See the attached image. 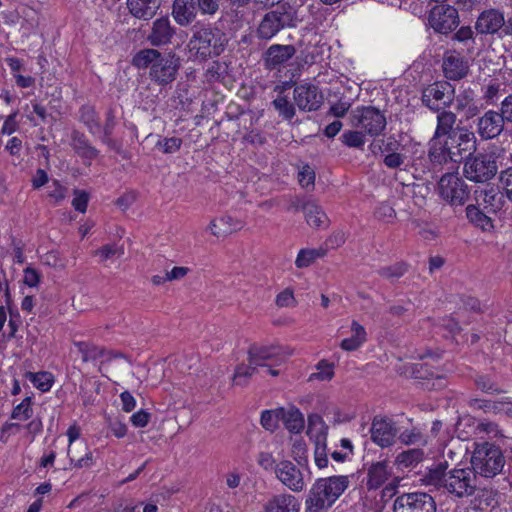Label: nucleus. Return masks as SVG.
<instances>
[{"instance_id":"obj_28","label":"nucleus","mask_w":512,"mask_h":512,"mask_svg":"<svg viewBox=\"0 0 512 512\" xmlns=\"http://www.w3.org/2000/svg\"><path fill=\"white\" fill-rule=\"evenodd\" d=\"M68 457L71 464L78 469L90 468L94 464L93 453L85 442H78L73 447H68Z\"/></svg>"},{"instance_id":"obj_21","label":"nucleus","mask_w":512,"mask_h":512,"mask_svg":"<svg viewBox=\"0 0 512 512\" xmlns=\"http://www.w3.org/2000/svg\"><path fill=\"white\" fill-rule=\"evenodd\" d=\"M175 34L168 17H161L152 23L151 31L147 37L153 46H162L171 42Z\"/></svg>"},{"instance_id":"obj_54","label":"nucleus","mask_w":512,"mask_h":512,"mask_svg":"<svg viewBox=\"0 0 512 512\" xmlns=\"http://www.w3.org/2000/svg\"><path fill=\"white\" fill-rule=\"evenodd\" d=\"M298 181L303 188H313L315 182V171L309 165H303L298 172Z\"/></svg>"},{"instance_id":"obj_23","label":"nucleus","mask_w":512,"mask_h":512,"mask_svg":"<svg viewBox=\"0 0 512 512\" xmlns=\"http://www.w3.org/2000/svg\"><path fill=\"white\" fill-rule=\"evenodd\" d=\"M71 146L75 153L82 158L85 165H91L100 152L94 147L88 138L79 131H73L71 134Z\"/></svg>"},{"instance_id":"obj_13","label":"nucleus","mask_w":512,"mask_h":512,"mask_svg":"<svg viewBox=\"0 0 512 512\" xmlns=\"http://www.w3.org/2000/svg\"><path fill=\"white\" fill-rule=\"evenodd\" d=\"M428 23L436 33L447 35L458 27L460 18L454 6L440 4L430 10Z\"/></svg>"},{"instance_id":"obj_62","label":"nucleus","mask_w":512,"mask_h":512,"mask_svg":"<svg viewBox=\"0 0 512 512\" xmlns=\"http://www.w3.org/2000/svg\"><path fill=\"white\" fill-rule=\"evenodd\" d=\"M475 384L480 390L486 393H493L499 391L496 384L490 378L485 376H478L475 379Z\"/></svg>"},{"instance_id":"obj_6","label":"nucleus","mask_w":512,"mask_h":512,"mask_svg":"<svg viewBox=\"0 0 512 512\" xmlns=\"http://www.w3.org/2000/svg\"><path fill=\"white\" fill-rule=\"evenodd\" d=\"M498 149L480 152L466 157L463 175L475 183H487L498 173Z\"/></svg>"},{"instance_id":"obj_9","label":"nucleus","mask_w":512,"mask_h":512,"mask_svg":"<svg viewBox=\"0 0 512 512\" xmlns=\"http://www.w3.org/2000/svg\"><path fill=\"white\" fill-rule=\"evenodd\" d=\"M351 125L370 136L380 135L386 127L385 115L373 106L358 107L350 115Z\"/></svg>"},{"instance_id":"obj_49","label":"nucleus","mask_w":512,"mask_h":512,"mask_svg":"<svg viewBox=\"0 0 512 512\" xmlns=\"http://www.w3.org/2000/svg\"><path fill=\"white\" fill-rule=\"evenodd\" d=\"M341 140L346 146L353 148H361L365 143L364 133L361 130L345 131L341 135Z\"/></svg>"},{"instance_id":"obj_32","label":"nucleus","mask_w":512,"mask_h":512,"mask_svg":"<svg viewBox=\"0 0 512 512\" xmlns=\"http://www.w3.org/2000/svg\"><path fill=\"white\" fill-rule=\"evenodd\" d=\"M455 108L457 111H465L466 117H474L478 113V107L475 104V93L471 88L464 89L455 95Z\"/></svg>"},{"instance_id":"obj_40","label":"nucleus","mask_w":512,"mask_h":512,"mask_svg":"<svg viewBox=\"0 0 512 512\" xmlns=\"http://www.w3.org/2000/svg\"><path fill=\"white\" fill-rule=\"evenodd\" d=\"M476 201L478 203L482 201L486 208H490L491 211L495 212L501 206V195L496 188L490 187L479 192L476 191Z\"/></svg>"},{"instance_id":"obj_27","label":"nucleus","mask_w":512,"mask_h":512,"mask_svg":"<svg viewBox=\"0 0 512 512\" xmlns=\"http://www.w3.org/2000/svg\"><path fill=\"white\" fill-rule=\"evenodd\" d=\"M300 503L291 494L273 495L264 505V512H299Z\"/></svg>"},{"instance_id":"obj_47","label":"nucleus","mask_w":512,"mask_h":512,"mask_svg":"<svg viewBox=\"0 0 512 512\" xmlns=\"http://www.w3.org/2000/svg\"><path fill=\"white\" fill-rule=\"evenodd\" d=\"M317 372L312 373L309 380L329 381L334 376V365L322 360L317 364Z\"/></svg>"},{"instance_id":"obj_64","label":"nucleus","mask_w":512,"mask_h":512,"mask_svg":"<svg viewBox=\"0 0 512 512\" xmlns=\"http://www.w3.org/2000/svg\"><path fill=\"white\" fill-rule=\"evenodd\" d=\"M40 273L31 267L24 269V283L29 287H35L40 281Z\"/></svg>"},{"instance_id":"obj_51","label":"nucleus","mask_w":512,"mask_h":512,"mask_svg":"<svg viewBox=\"0 0 512 512\" xmlns=\"http://www.w3.org/2000/svg\"><path fill=\"white\" fill-rule=\"evenodd\" d=\"M182 145V139L178 137L162 138L156 143V148L165 154H172L177 152Z\"/></svg>"},{"instance_id":"obj_20","label":"nucleus","mask_w":512,"mask_h":512,"mask_svg":"<svg viewBox=\"0 0 512 512\" xmlns=\"http://www.w3.org/2000/svg\"><path fill=\"white\" fill-rule=\"evenodd\" d=\"M442 68L445 77L454 81L465 78L469 72L468 61L455 51L444 55Z\"/></svg>"},{"instance_id":"obj_29","label":"nucleus","mask_w":512,"mask_h":512,"mask_svg":"<svg viewBox=\"0 0 512 512\" xmlns=\"http://www.w3.org/2000/svg\"><path fill=\"white\" fill-rule=\"evenodd\" d=\"M302 211L305 214L306 222L313 228H326L329 225V219L322 208L314 201H308L302 205Z\"/></svg>"},{"instance_id":"obj_25","label":"nucleus","mask_w":512,"mask_h":512,"mask_svg":"<svg viewBox=\"0 0 512 512\" xmlns=\"http://www.w3.org/2000/svg\"><path fill=\"white\" fill-rule=\"evenodd\" d=\"M161 6L160 0H127L130 14L144 21L152 19Z\"/></svg>"},{"instance_id":"obj_15","label":"nucleus","mask_w":512,"mask_h":512,"mask_svg":"<svg viewBox=\"0 0 512 512\" xmlns=\"http://www.w3.org/2000/svg\"><path fill=\"white\" fill-rule=\"evenodd\" d=\"M289 354L284 352V349L277 345H256L253 344L248 349V356L251 358V363L259 367L271 366V363L280 365L284 362Z\"/></svg>"},{"instance_id":"obj_63","label":"nucleus","mask_w":512,"mask_h":512,"mask_svg":"<svg viewBox=\"0 0 512 512\" xmlns=\"http://www.w3.org/2000/svg\"><path fill=\"white\" fill-rule=\"evenodd\" d=\"M499 111L507 123H512V93L501 101Z\"/></svg>"},{"instance_id":"obj_53","label":"nucleus","mask_w":512,"mask_h":512,"mask_svg":"<svg viewBox=\"0 0 512 512\" xmlns=\"http://www.w3.org/2000/svg\"><path fill=\"white\" fill-rule=\"evenodd\" d=\"M124 254L123 247H118L115 244H107L95 251V255L100 257V260L106 261L113 257H120Z\"/></svg>"},{"instance_id":"obj_18","label":"nucleus","mask_w":512,"mask_h":512,"mask_svg":"<svg viewBox=\"0 0 512 512\" xmlns=\"http://www.w3.org/2000/svg\"><path fill=\"white\" fill-rule=\"evenodd\" d=\"M293 98L299 110L305 112L316 111L323 103L322 93L317 86L310 83L296 85Z\"/></svg>"},{"instance_id":"obj_5","label":"nucleus","mask_w":512,"mask_h":512,"mask_svg":"<svg viewBox=\"0 0 512 512\" xmlns=\"http://www.w3.org/2000/svg\"><path fill=\"white\" fill-rule=\"evenodd\" d=\"M349 476H330L317 479L305 500L307 512H327L349 487Z\"/></svg>"},{"instance_id":"obj_56","label":"nucleus","mask_w":512,"mask_h":512,"mask_svg":"<svg viewBox=\"0 0 512 512\" xmlns=\"http://www.w3.org/2000/svg\"><path fill=\"white\" fill-rule=\"evenodd\" d=\"M499 180L503 185L507 198L512 202V167L502 170L499 175Z\"/></svg>"},{"instance_id":"obj_10","label":"nucleus","mask_w":512,"mask_h":512,"mask_svg":"<svg viewBox=\"0 0 512 512\" xmlns=\"http://www.w3.org/2000/svg\"><path fill=\"white\" fill-rule=\"evenodd\" d=\"M455 88L447 81H437L422 92V103L433 112L449 108L454 102Z\"/></svg>"},{"instance_id":"obj_30","label":"nucleus","mask_w":512,"mask_h":512,"mask_svg":"<svg viewBox=\"0 0 512 512\" xmlns=\"http://www.w3.org/2000/svg\"><path fill=\"white\" fill-rule=\"evenodd\" d=\"M281 421L287 430L291 433H300L305 427L303 414L298 408L290 407L288 409L279 408Z\"/></svg>"},{"instance_id":"obj_34","label":"nucleus","mask_w":512,"mask_h":512,"mask_svg":"<svg viewBox=\"0 0 512 512\" xmlns=\"http://www.w3.org/2000/svg\"><path fill=\"white\" fill-rule=\"evenodd\" d=\"M241 228V223L229 215L212 220L209 229L212 234L220 237L225 236Z\"/></svg>"},{"instance_id":"obj_61","label":"nucleus","mask_w":512,"mask_h":512,"mask_svg":"<svg viewBox=\"0 0 512 512\" xmlns=\"http://www.w3.org/2000/svg\"><path fill=\"white\" fill-rule=\"evenodd\" d=\"M67 193V188L62 186L57 180L53 182L51 190L48 192V197L53 199L55 203H59L63 199H65Z\"/></svg>"},{"instance_id":"obj_37","label":"nucleus","mask_w":512,"mask_h":512,"mask_svg":"<svg viewBox=\"0 0 512 512\" xmlns=\"http://www.w3.org/2000/svg\"><path fill=\"white\" fill-rule=\"evenodd\" d=\"M79 120L87 127L88 131L95 135L100 130V122L93 106L83 105L79 109Z\"/></svg>"},{"instance_id":"obj_26","label":"nucleus","mask_w":512,"mask_h":512,"mask_svg":"<svg viewBox=\"0 0 512 512\" xmlns=\"http://www.w3.org/2000/svg\"><path fill=\"white\" fill-rule=\"evenodd\" d=\"M172 16L180 26L190 25L197 16V8L194 0H174Z\"/></svg>"},{"instance_id":"obj_1","label":"nucleus","mask_w":512,"mask_h":512,"mask_svg":"<svg viewBox=\"0 0 512 512\" xmlns=\"http://www.w3.org/2000/svg\"><path fill=\"white\" fill-rule=\"evenodd\" d=\"M303 0H281L264 14L256 34L261 40H270L285 28H295L303 21Z\"/></svg>"},{"instance_id":"obj_39","label":"nucleus","mask_w":512,"mask_h":512,"mask_svg":"<svg viewBox=\"0 0 512 512\" xmlns=\"http://www.w3.org/2000/svg\"><path fill=\"white\" fill-rule=\"evenodd\" d=\"M424 459V451L420 448L408 449L399 453L396 463L404 468H413Z\"/></svg>"},{"instance_id":"obj_55","label":"nucleus","mask_w":512,"mask_h":512,"mask_svg":"<svg viewBox=\"0 0 512 512\" xmlns=\"http://www.w3.org/2000/svg\"><path fill=\"white\" fill-rule=\"evenodd\" d=\"M89 201V195L87 192L83 190H74V198L72 201V206L76 211L84 213L87 209Z\"/></svg>"},{"instance_id":"obj_4","label":"nucleus","mask_w":512,"mask_h":512,"mask_svg":"<svg viewBox=\"0 0 512 512\" xmlns=\"http://www.w3.org/2000/svg\"><path fill=\"white\" fill-rule=\"evenodd\" d=\"M430 481L438 489H444L448 494L464 498L472 496L478 487L477 476L471 467L453 468L440 464L430 471Z\"/></svg>"},{"instance_id":"obj_38","label":"nucleus","mask_w":512,"mask_h":512,"mask_svg":"<svg viewBox=\"0 0 512 512\" xmlns=\"http://www.w3.org/2000/svg\"><path fill=\"white\" fill-rule=\"evenodd\" d=\"M74 346L82 355L83 362L95 361L106 355V351L103 348L93 345L89 342L77 341L74 342Z\"/></svg>"},{"instance_id":"obj_57","label":"nucleus","mask_w":512,"mask_h":512,"mask_svg":"<svg viewBox=\"0 0 512 512\" xmlns=\"http://www.w3.org/2000/svg\"><path fill=\"white\" fill-rule=\"evenodd\" d=\"M220 0H197V7L204 15H214L219 10Z\"/></svg>"},{"instance_id":"obj_19","label":"nucleus","mask_w":512,"mask_h":512,"mask_svg":"<svg viewBox=\"0 0 512 512\" xmlns=\"http://www.w3.org/2000/svg\"><path fill=\"white\" fill-rule=\"evenodd\" d=\"M506 19L504 13L495 8L482 11L476 19L475 30L482 35H494L504 30Z\"/></svg>"},{"instance_id":"obj_12","label":"nucleus","mask_w":512,"mask_h":512,"mask_svg":"<svg viewBox=\"0 0 512 512\" xmlns=\"http://www.w3.org/2000/svg\"><path fill=\"white\" fill-rule=\"evenodd\" d=\"M393 512H437V506L428 493H403L394 500Z\"/></svg>"},{"instance_id":"obj_48","label":"nucleus","mask_w":512,"mask_h":512,"mask_svg":"<svg viewBox=\"0 0 512 512\" xmlns=\"http://www.w3.org/2000/svg\"><path fill=\"white\" fill-rule=\"evenodd\" d=\"M281 420L279 408L275 410H265L261 414V425L269 431H274Z\"/></svg>"},{"instance_id":"obj_58","label":"nucleus","mask_w":512,"mask_h":512,"mask_svg":"<svg viewBox=\"0 0 512 512\" xmlns=\"http://www.w3.org/2000/svg\"><path fill=\"white\" fill-rule=\"evenodd\" d=\"M9 312H10V318L8 321L7 338L11 339V338L16 337V333H17L22 321H21V317L18 312H13L12 310H10Z\"/></svg>"},{"instance_id":"obj_11","label":"nucleus","mask_w":512,"mask_h":512,"mask_svg":"<svg viewBox=\"0 0 512 512\" xmlns=\"http://www.w3.org/2000/svg\"><path fill=\"white\" fill-rule=\"evenodd\" d=\"M448 152L453 156V162L458 163L464 157L472 155L476 150L475 133L465 127L456 128L453 133L444 139Z\"/></svg>"},{"instance_id":"obj_36","label":"nucleus","mask_w":512,"mask_h":512,"mask_svg":"<svg viewBox=\"0 0 512 512\" xmlns=\"http://www.w3.org/2000/svg\"><path fill=\"white\" fill-rule=\"evenodd\" d=\"M353 335L350 338L343 339L340 347L345 351H354L366 341V330L357 321L353 320L351 324Z\"/></svg>"},{"instance_id":"obj_8","label":"nucleus","mask_w":512,"mask_h":512,"mask_svg":"<svg viewBox=\"0 0 512 512\" xmlns=\"http://www.w3.org/2000/svg\"><path fill=\"white\" fill-rule=\"evenodd\" d=\"M440 197L451 206H463L469 198L470 189L457 173H446L438 182Z\"/></svg>"},{"instance_id":"obj_45","label":"nucleus","mask_w":512,"mask_h":512,"mask_svg":"<svg viewBox=\"0 0 512 512\" xmlns=\"http://www.w3.org/2000/svg\"><path fill=\"white\" fill-rule=\"evenodd\" d=\"M466 216L470 222L482 229L492 227L491 219L475 205H468L466 207Z\"/></svg>"},{"instance_id":"obj_41","label":"nucleus","mask_w":512,"mask_h":512,"mask_svg":"<svg viewBox=\"0 0 512 512\" xmlns=\"http://www.w3.org/2000/svg\"><path fill=\"white\" fill-rule=\"evenodd\" d=\"M326 250L323 248L319 249H302L296 258L295 264L298 268L308 267L316 259L325 256Z\"/></svg>"},{"instance_id":"obj_16","label":"nucleus","mask_w":512,"mask_h":512,"mask_svg":"<svg viewBox=\"0 0 512 512\" xmlns=\"http://www.w3.org/2000/svg\"><path fill=\"white\" fill-rule=\"evenodd\" d=\"M275 475L285 487L293 492H301L306 486L302 471L289 460H282L277 463Z\"/></svg>"},{"instance_id":"obj_46","label":"nucleus","mask_w":512,"mask_h":512,"mask_svg":"<svg viewBox=\"0 0 512 512\" xmlns=\"http://www.w3.org/2000/svg\"><path fill=\"white\" fill-rule=\"evenodd\" d=\"M26 378L39 390L46 392L48 391L53 383V377L49 372H38L32 373L27 372Z\"/></svg>"},{"instance_id":"obj_42","label":"nucleus","mask_w":512,"mask_h":512,"mask_svg":"<svg viewBox=\"0 0 512 512\" xmlns=\"http://www.w3.org/2000/svg\"><path fill=\"white\" fill-rule=\"evenodd\" d=\"M259 368L258 365L251 363V358L248 357V364H240L236 367L234 373V383L236 385H246L247 379L252 377Z\"/></svg>"},{"instance_id":"obj_35","label":"nucleus","mask_w":512,"mask_h":512,"mask_svg":"<svg viewBox=\"0 0 512 512\" xmlns=\"http://www.w3.org/2000/svg\"><path fill=\"white\" fill-rule=\"evenodd\" d=\"M276 90L278 91V94L272 101V105L278 112L279 116L285 120H291L296 114L295 106L290 101L289 97L284 94L283 87L277 86Z\"/></svg>"},{"instance_id":"obj_31","label":"nucleus","mask_w":512,"mask_h":512,"mask_svg":"<svg viewBox=\"0 0 512 512\" xmlns=\"http://www.w3.org/2000/svg\"><path fill=\"white\" fill-rule=\"evenodd\" d=\"M448 151L444 140L441 141V138H435L434 136L431 138L428 156L432 164L441 166L449 161L453 162V156Z\"/></svg>"},{"instance_id":"obj_60","label":"nucleus","mask_w":512,"mask_h":512,"mask_svg":"<svg viewBox=\"0 0 512 512\" xmlns=\"http://www.w3.org/2000/svg\"><path fill=\"white\" fill-rule=\"evenodd\" d=\"M500 91V84L497 82H491L489 83L483 93V99L489 103L493 104L497 98Z\"/></svg>"},{"instance_id":"obj_14","label":"nucleus","mask_w":512,"mask_h":512,"mask_svg":"<svg viewBox=\"0 0 512 512\" xmlns=\"http://www.w3.org/2000/svg\"><path fill=\"white\" fill-rule=\"evenodd\" d=\"M506 122L500 111L487 110L475 120L476 133L483 141L497 139L505 130Z\"/></svg>"},{"instance_id":"obj_2","label":"nucleus","mask_w":512,"mask_h":512,"mask_svg":"<svg viewBox=\"0 0 512 512\" xmlns=\"http://www.w3.org/2000/svg\"><path fill=\"white\" fill-rule=\"evenodd\" d=\"M132 63L138 69L149 68L150 79L160 86L172 83L181 67V59L175 53H161L152 48L137 52Z\"/></svg>"},{"instance_id":"obj_22","label":"nucleus","mask_w":512,"mask_h":512,"mask_svg":"<svg viewBox=\"0 0 512 512\" xmlns=\"http://www.w3.org/2000/svg\"><path fill=\"white\" fill-rule=\"evenodd\" d=\"M296 53L293 45L274 44L270 46L264 55V63L268 69H276L290 60Z\"/></svg>"},{"instance_id":"obj_59","label":"nucleus","mask_w":512,"mask_h":512,"mask_svg":"<svg viewBox=\"0 0 512 512\" xmlns=\"http://www.w3.org/2000/svg\"><path fill=\"white\" fill-rule=\"evenodd\" d=\"M375 216L379 220L389 221L395 216V210L388 203H381L375 210Z\"/></svg>"},{"instance_id":"obj_7","label":"nucleus","mask_w":512,"mask_h":512,"mask_svg":"<svg viewBox=\"0 0 512 512\" xmlns=\"http://www.w3.org/2000/svg\"><path fill=\"white\" fill-rule=\"evenodd\" d=\"M472 469L475 475L493 477L498 474L504 466V458L501 450L490 443L478 445L471 457Z\"/></svg>"},{"instance_id":"obj_50","label":"nucleus","mask_w":512,"mask_h":512,"mask_svg":"<svg viewBox=\"0 0 512 512\" xmlns=\"http://www.w3.org/2000/svg\"><path fill=\"white\" fill-rule=\"evenodd\" d=\"M401 443L405 445L425 443L424 436L418 428H411L402 431L399 435Z\"/></svg>"},{"instance_id":"obj_33","label":"nucleus","mask_w":512,"mask_h":512,"mask_svg":"<svg viewBox=\"0 0 512 512\" xmlns=\"http://www.w3.org/2000/svg\"><path fill=\"white\" fill-rule=\"evenodd\" d=\"M437 125L434 132L435 138L446 137L447 135L454 132L453 129L457 116L454 112L443 109L437 112Z\"/></svg>"},{"instance_id":"obj_17","label":"nucleus","mask_w":512,"mask_h":512,"mask_svg":"<svg viewBox=\"0 0 512 512\" xmlns=\"http://www.w3.org/2000/svg\"><path fill=\"white\" fill-rule=\"evenodd\" d=\"M398 433L396 424L393 420L387 417H374L371 428V440L381 448L390 447L395 443V438Z\"/></svg>"},{"instance_id":"obj_52","label":"nucleus","mask_w":512,"mask_h":512,"mask_svg":"<svg viewBox=\"0 0 512 512\" xmlns=\"http://www.w3.org/2000/svg\"><path fill=\"white\" fill-rule=\"evenodd\" d=\"M32 416L31 397H26L12 411L11 417L17 420H27Z\"/></svg>"},{"instance_id":"obj_44","label":"nucleus","mask_w":512,"mask_h":512,"mask_svg":"<svg viewBox=\"0 0 512 512\" xmlns=\"http://www.w3.org/2000/svg\"><path fill=\"white\" fill-rule=\"evenodd\" d=\"M408 270V264L405 262H397L390 266L382 267L378 270V274L389 281H395L402 277Z\"/></svg>"},{"instance_id":"obj_24","label":"nucleus","mask_w":512,"mask_h":512,"mask_svg":"<svg viewBox=\"0 0 512 512\" xmlns=\"http://www.w3.org/2000/svg\"><path fill=\"white\" fill-rule=\"evenodd\" d=\"M392 468L387 461H378L371 464L367 471L366 486L368 490L380 488L391 477Z\"/></svg>"},{"instance_id":"obj_3","label":"nucleus","mask_w":512,"mask_h":512,"mask_svg":"<svg viewBox=\"0 0 512 512\" xmlns=\"http://www.w3.org/2000/svg\"><path fill=\"white\" fill-rule=\"evenodd\" d=\"M228 44L226 34L212 25H194L187 49L189 58L197 62L218 57Z\"/></svg>"},{"instance_id":"obj_43","label":"nucleus","mask_w":512,"mask_h":512,"mask_svg":"<svg viewBox=\"0 0 512 512\" xmlns=\"http://www.w3.org/2000/svg\"><path fill=\"white\" fill-rule=\"evenodd\" d=\"M314 461L319 469L328 467V453L326 446V435H319L315 443Z\"/></svg>"}]
</instances>
